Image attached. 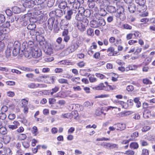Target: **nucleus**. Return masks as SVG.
Masks as SVG:
<instances>
[{
    "instance_id": "obj_1",
    "label": "nucleus",
    "mask_w": 155,
    "mask_h": 155,
    "mask_svg": "<svg viewBox=\"0 0 155 155\" xmlns=\"http://www.w3.org/2000/svg\"><path fill=\"white\" fill-rule=\"evenodd\" d=\"M107 11L110 13H115L114 15L117 19L124 21L126 19V12L124 7L121 5H110L106 8Z\"/></svg>"
},
{
    "instance_id": "obj_2",
    "label": "nucleus",
    "mask_w": 155,
    "mask_h": 155,
    "mask_svg": "<svg viewBox=\"0 0 155 155\" xmlns=\"http://www.w3.org/2000/svg\"><path fill=\"white\" fill-rule=\"evenodd\" d=\"M21 51H28L30 50L32 51V55L33 58L38 59L39 56H38V50L39 48L38 45L34 46L33 48L31 46H30L28 45V44L27 42H24L22 45L21 47Z\"/></svg>"
},
{
    "instance_id": "obj_3",
    "label": "nucleus",
    "mask_w": 155,
    "mask_h": 155,
    "mask_svg": "<svg viewBox=\"0 0 155 155\" xmlns=\"http://www.w3.org/2000/svg\"><path fill=\"white\" fill-rule=\"evenodd\" d=\"M89 21L88 19H84L83 21L79 22L75 20H73L72 21V24L74 27H77L81 32L86 30V27L88 25Z\"/></svg>"
},
{
    "instance_id": "obj_4",
    "label": "nucleus",
    "mask_w": 155,
    "mask_h": 155,
    "mask_svg": "<svg viewBox=\"0 0 155 155\" xmlns=\"http://www.w3.org/2000/svg\"><path fill=\"white\" fill-rule=\"evenodd\" d=\"M59 22L58 19H56L55 21V18L54 17H51L49 18L48 21V28L50 30H52L53 27L54 28L56 31L59 30L58 26Z\"/></svg>"
},
{
    "instance_id": "obj_5",
    "label": "nucleus",
    "mask_w": 155,
    "mask_h": 155,
    "mask_svg": "<svg viewBox=\"0 0 155 155\" xmlns=\"http://www.w3.org/2000/svg\"><path fill=\"white\" fill-rule=\"evenodd\" d=\"M43 11H39V24H43L42 26L45 28H47V25L45 22L47 20V18L43 13Z\"/></svg>"
},
{
    "instance_id": "obj_6",
    "label": "nucleus",
    "mask_w": 155,
    "mask_h": 155,
    "mask_svg": "<svg viewBox=\"0 0 155 155\" xmlns=\"http://www.w3.org/2000/svg\"><path fill=\"white\" fill-rule=\"evenodd\" d=\"M77 11L74 9H69L67 12L65 16V18L67 20H70L71 18V16L74 14H75Z\"/></svg>"
},
{
    "instance_id": "obj_7",
    "label": "nucleus",
    "mask_w": 155,
    "mask_h": 155,
    "mask_svg": "<svg viewBox=\"0 0 155 155\" xmlns=\"http://www.w3.org/2000/svg\"><path fill=\"white\" fill-rule=\"evenodd\" d=\"M48 44L43 37L41 35L39 36V48H41L43 50L47 46Z\"/></svg>"
},
{
    "instance_id": "obj_8",
    "label": "nucleus",
    "mask_w": 155,
    "mask_h": 155,
    "mask_svg": "<svg viewBox=\"0 0 155 155\" xmlns=\"http://www.w3.org/2000/svg\"><path fill=\"white\" fill-rule=\"evenodd\" d=\"M43 50L45 54L48 55H50L53 53V49L50 44H48L47 47H45Z\"/></svg>"
},
{
    "instance_id": "obj_9",
    "label": "nucleus",
    "mask_w": 155,
    "mask_h": 155,
    "mask_svg": "<svg viewBox=\"0 0 155 155\" xmlns=\"http://www.w3.org/2000/svg\"><path fill=\"white\" fill-rule=\"evenodd\" d=\"M88 6L90 8H94L95 11L98 10L96 5L97 2H95L93 0H88Z\"/></svg>"
},
{
    "instance_id": "obj_10",
    "label": "nucleus",
    "mask_w": 155,
    "mask_h": 155,
    "mask_svg": "<svg viewBox=\"0 0 155 155\" xmlns=\"http://www.w3.org/2000/svg\"><path fill=\"white\" fill-rule=\"evenodd\" d=\"M67 0H58V2L59 4L58 7L62 9H64L66 7H67Z\"/></svg>"
},
{
    "instance_id": "obj_11",
    "label": "nucleus",
    "mask_w": 155,
    "mask_h": 155,
    "mask_svg": "<svg viewBox=\"0 0 155 155\" xmlns=\"http://www.w3.org/2000/svg\"><path fill=\"white\" fill-rule=\"evenodd\" d=\"M78 47L77 43H74L67 49V51L69 53H72L76 50L78 48Z\"/></svg>"
},
{
    "instance_id": "obj_12",
    "label": "nucleus",
    "mask_w": 155,
    "mask_h": 155,
    "mask_svg": "<svg viewBox=\"0 0 155 155\" xmlns=\"http://www.w3.org/2000/svg\"><path fill=\"white\" fill-rule=\"evenodd\" d=\"M94 89L97 90H104L105 91H108V87L105 86H104L103 83H101L98 86L96 87H94L93 88Z\"/></svg>"
},
{
    "instance_id": "obj_13",
    "label": "nucleus",
    "mask_w": 155,
    "mask_h": 155,
    "mask_svg": "<svg viewBox=\"0 0 155 155\" xmlns=\"http://www.w3.org/2000/svg\"><path fill=\"white\" fill-rule=\"evenodd\" d=\"M137 10L140 13H143L145 12L147 9V6L145 5H138L137 7Z\"/></svg>"
},
{
    "instance_id": "obj_14",
    "label": "nucleus",
    "mask_w": 155,
    "mask_h": 155,
    "mask_svg": "<svg viewBox=\"0 0 155 155\" xmlns=\"http://www.w3.org/2000/svg\"><path fill=\"white\" fill-rule=\"evenodd\" d=\"M68 22L67 20L63 19L61 20L60 23V26L62 29L66 28L68 26Z\"/></svg>"
},
{
    "instance_id": "obj_15",
    "label": "nucleus",
    "mask_w": 155,
    "mask_h": 155,
    "mask_svg": "<svg viewBox=\"0 0 155 155\" xmlns=\"http://www.w3.org/2000/svg\"><path fill=\"white\" fill-rule=\"evenodd\" d=\"M75 19L76 20V21H78V22H81L83 21L84 19H87V18L84 17L83 14L78 13L76 15Z\"/></svg>"
},
{
    "instance_id": "obj_16",
    "label": "nucleus",
    "mask_w": 155,
    "mask_h": 155,
    "mask_svg": "<svg viewBox=\"0 0 155 155\" xmlns=\"http://www.w3.org/2000/svg\"><path fill=\"white\" fill-rule=\"evenodd\" d=\"M115 126H116V129L120 131L124 130L126 128L125 124H123L118 123L115 124Z\"/></svg>"
},
{
    "instance_id": "obj_17",
    "label": "nucleus",
    "mask_w": 155,
    "mask_h": 155,
    "mask_svg": "<svg viewBox=\"0 0 155 155\" xmlns=\"http://www.w3.org/2000/svg\"><path fill=\"white\" fill-rule=\"evenodd\" d=\"M84 16L87 18H89L91 19H93L94 18L93 14H91V11L89 9H87L85 10L83 14Z\"/></svg>"
},
{
    "instance_id": "obj_18",
    "label": "nucleus",
    "mask_w": 155,
    "mask_h": 155,
    "mask_svg": "<svg viewBox=\"0 0 155 155\" xmlns=\"http://www.w3.org/2000/svg\"><path fill=\"white\" fill-rule=\"evenodd\" d=\"M128 10L130 13H134L136 10V5L135 4L133 3L129 4L128 7Z\"/></svg>"
},
{
    "instance_id": "obj_19",
    "label": "nucleus",
    "mask_w": 155,
    "mask_h": 155,
    "mask_svg": "<svg viewBox=\"0 0 155 155\" xmlns=\"http://www.w3.org/2000/svg\"><path fill=\"white\" fill-rule=\"evenodd\" d=\"M98 27L102 26H104L105 25V21L104 19L101 18L97 20Z\"/></svg>"
},
{
    "instance_id": "obj_20",
    "label": "nucleus",
    "mask_w": 155,
    "mask_h": 155,
    "mask_svg": "<svg viewBox=\"0 0 155 155\" xmlns=\"http://www.w3.org/2000/svg\"><path fill=\"white\" fill-rule=\"evenodd\" d=\"M34 3H35V2L34 1H31V2H23V5L25 8H30L33 6Z\"/></svg>"
},
{
    "instance_id": "obj_21",
    "label": "nucleus",
    "mask_w": 155,
    "mask_h": 155,
    "mask_svg": "<svg viewBox=\"0 0 155 155\" xmlns=\"http://www.w3.org/2000/svg\"><path fill=\"white\" fill-rule=\"evenodd\" d=\"M12 48L8 45L7 47V49L5 51L6 56L7 57H9L11 55V52Z\"/></svg>"
},
{
    "instance_id": "obj_22",
    "label": "nucleus",
    "mask_w": 155,
    "mask_h": 155,
    "mask_svg": "<svg viewBox=\"0 0 155 155\" xmlns=\"http://www.w3.org/2000/svg\"><path fill=\"white\" fill-rule=\"evenodd\" d=\"M90 25L91 27L94 28L98 27L97 20H93L91 21L90 23Z\"/></svg>"
},
{
    "instance_id": "obj_23",
    "label": "nucleus",
    "mask_w": 155,
    "mask_h": 155,
    "mask_svg": "<svg viewBox=\"0 0 155 155\" xmlns=\"http://www.w3.org/2000/svg\"><path fill=\"white\" fill-rule=\"evenodd\" d=\"M20 43L18 41H15L13 45V48L15 49L19 50L21 51V47H20Z\"/></svg>"
},
{
    "instance_id": "obj_24",
    "label": "nucleus",
    "mask_w": 155,
    "mask_h": 155,
    "mask_svg": "<svg viewBox=\"0 0 155 155\" xmlns=\"http://www.w3.org/2000/svg\"><path fill=\"white\" fill-rule=\"evenodd\" d=\"M46 0H39V9H43L46 5L45 4Z\"/></svg>"
},
{
    "instance_id": "obj_25",
    "label": "nucleus",
    "mask_w": 155,
    "mask_h": 155,
    "mask_svg": "<svg viewBox=\"0 0 155 155\" xmlns=\"http://www.w3.org/2000/svg\"><path fill=\"white\" fill-rule=\"evenodd\" d=\"M12 9L13 12L15 14L19 13L21 11L19 8L16 6L13 7Z\"/></svg>"
},
{
    "instance_id": "obj_26",
    "label": "nucleus",
    "mask_w": 155,
    "mask_h": 155,
    "mask_svg": "<svg viewBox=\"0 0 155 155\" xmlns=\"http://www.w3.org/2000/svg\"><path fill=\"white\" fill-rule=\"evenodd\" d=\"M150 115V112L148 110H146L143 112V116L145 118H149Z\"/></svg>"
},
{
    "instance_id": "obj_27",
    "label": "nucleus",
    "mask_w": 155,
    "mask_h": 155,
    "mask_svg": "<svg viewBox=\"0 0 155 155\" xmlns=\"http://www.w3.org/2000/svg\"><path fill=\"white\" fill-rule=\"evenodd\" d=\"M11 139V137L9 135H7L4 138L3 141L6 144L8 143Z\"/></svg>"
},
{
    "instance_id": "obj_28",
    "label": "nucleus",
    "mask_w": 155,
    "mask_h": 155,
    "mask_svg": "<svg viewBox=\"0 0 155 155\" xmlns=\"http://www.w3.org/2000/svg\"><path fill=\"white\" fill-rule=\"evenodd\" d=\"M130 147L132 149H136L138 148L139 145L136 142H132L130 144Z\"/></svg>"
},
{
    "instance_id": "obj_29",
    "label": "nucleus",
    "mask_w": 155,
    "mask_h": 155,
    "mask_svg": "<svg viewBox=\"0 0 155 155\" xmlns=\"http://www.w3.org/2000/svg\"><path fill=\"white\" fill-rule=\"evenodd\" d=\"M59 87L57 86H55L54 88H53L51 90H49L50 94L51 95H53V94L57 92L59 90Z\"/></svg>"
},
{
    "instance_id": "obj_30",
    "label": "nucleus",
    "mask_w": 155,
    "mask_h": 155,
    "mask_svg": "<svg viewBox=\"0 0 155 155\" xmlns=\"http://www.w3.org/2000/svg\"><path fill=\"white\" fill-rule=\"evenodd\" d=\"M36 27V25L34 23H32L29 24L27 26V28L30 30H33Z\"/></svg>"
},
{
    "instance_id": "obj_31",
    "label": "nucleus",
    "mask_w": 155,
    "mask_h": 155,
    "mask_svg": "<svg viewBox=\"0 0 155 155\" xmlns=\"http://www.w3.org/2000/svg\"><path fill=\"white\" fill-rule=\"evenodd\" d=\"M56 16L61 17L63 15V11L61 10L56 9Z\"/></svg>"
},
{
    "instance_id": "obj_32",
    "label": "nucleus",
    "mask_w": 155,
    "mask_h": 155,
    "mask_svg": "<svg viewBox=\"0 0 155 155\" xmlns=\"http://www.w3.org/2000/svg\"><path fill=\"white\" fill-rule=\"evenodd\" d=\"M39 16H33V17H31L30 18V21L32 22V23H34L36 22L38 20Z\"/></svg>"
},
{
    "instance_id": "obj_33",
    "label": "nucleus",
    "mask_w": 155,
    "mask_h": 155,
    "mask_svg": "<svg viewBox=\"0 0 155 155\" xmlns=\"http://www.w3.org/2000/svg\"><path fill=\"white\" fill-rule=\"evenodd\" d=\"M6 128L4 127H2L0 128V133L3 135H5L7 133Z\"/></svg>"
},
{
    "instance_id": "obj_34",
    "label": "nucleus",
    "mask_w": 155,
    "mask_h": 155,
    "mask_svg": "<svg viewBox=\"0 0 155 155\" xmlns=\"http://www.w3.org/2000/svg\"><path fill=\"white\" fill-rule=\"evenodd\" d=\"M148 7L151 10L155 9V2L153 1L148 4Z\"/></svg>"
},
{
    "instance_id": "obj_35",
    "label": "nucleus",
    "mask_w": 155,
    "mask_h": 155,
    "mask_svg": "<svg viewBox=\"0 0 155 155\" xmlns=\"http://www.w3.org/2000/svg\"><path fill=\"white\" fill-rule=\"evenodd\" d=\"M80 4L76 1L73 4L72 9H76L78 8L80 6Z\"/></svg>"
},
{
    "instance_id": "obj_36",
    "label": "nucleus",
    "mask_w": 155,
    "mask_h": 155,
    "mask_svg": "<svg viewBox=\"0 0 155 155\" xmlns=\"http://www.w3.org/2000/svg\"><path fill=\"white\" fill-rule=\"evenodd\" d=\"M87 34L88 35L93 36L94 35V30L91 28L88 29L87 30Z\"/></svg>"
},
{
    "instance_id": "obj_37",
    "label": "nucleus",
    "mask_w": 155,
    "mask_h": 155,
    "mask_svg": "<svg viewBox=\"0 0 155 155\" xmlns=\"http://www.w3.org/2000/svg\"><path fill=\"white\" fill-rule=\"evenodd\" d=\"M135 1L138 5H145L146 2L145 0H135Z\"/></svg>"
},
{
    "instance_id": "obj_38",
    "label": "nucleus",
    "mask_w": 155,
    "mask_h": 155,
    "mask_svg": "<svg viewBox=\"0 0 155 155\" xmlns=\"http://www.w3.org/2000/svg\"><path fill=\"white\" fill-rule=\"evenodd\" d=\"M85 9L82 7H79L78 9V13L83 14Z\"/></svg>"
},
{
    "instance_id": "obj_39",
    "label": "nucleus",
    "mask_w": 155,
    "mask_h": 155,
    "mask_svg": "<svg viewBox=\"0 0 155 155\" xmlns=\"http://www.w3.org/2000/svg\"><path fill=\"white\" fill-rule=\"evenodd\" d=\"M38 11V7H35L33 10V16H39Z\"/></svg>"
},
{
    "instance_id": "obj_40",
    "label": "nucleus",
    "mask_w": 155,
    "mask_h": 155,
    "mask_svg": "<svg viewBox=\"0 0 155 155\" xmlns=\"http://www.w3.org/2000/svg\"><path fill=\"white\" fill-rule=\"evenodd\" d=\"M6 151V153L7 155H12V152L10 148L8 147H4Z\"/></svg>"
},
{
    "instance_id": "obj_41",
    "label": "nucleus",
    "mask_w": 155,
    "mask_h": 155,
    "mask_svg": "<svg viewBox=\"0 0 155 155\" xmlns=\"http://www.w3.org/2000/svg\"><path fill=\"white\" fill-rule=\"evenodd\" d=\"M12 50H13L12 51V54L14 56H16L17 55V54L19 53L20 51H21V50L15 49V48H13V47H12Z\"/></svg>"
},
{
    "instance_id": "obj_42",
    "label": "nucleus",
    "mask_w": 155,
    "mask_h": 155,
    "mask_svg": "<svg viewBox=\"0 0 155 155\" xmlns=\"http://www.w3.org/2000/svg\"><path fill=\"white\" fill-rule=\"evenodd\" d=\"M50 91H49V90L41 91H39V94H43L44 95H49L50 94Z\"/></svg>"
},
{
    "instance_id": "obj_43",
    "label": "nucleus",
    "mask_w": 155,
    "mask_h": 155,
    "mask_svg": "<svg viewBox=\"0 0 155 155\" xmlns=\"http://www.w3.org/2000/svg\"><path fill=\"white\" fill-rule=\"evenodd\" d=\"M47 76L46 75H43L39 76V81H40L42 82H46V79Z\"/></svg>"
},
{
    "instance_id": "obj_44",
    "label": "nucleus",
    "mask_w": 155,
    "mask_h": 155,
    "mask_svg": "<svg viewBox=\"0 0 155 155\" xmlns=\"http://www.w3.org/2000/svg\"><path fill=\"white\" fill-rule=\"evenodd\" d=\"M6 115L5 113L2 112L0 113V119L4 120L6 119Z\"/></svg>"
},
{
    "instance_id": "obj_45",
    "label": "nucleus",
    "mask_w": 155,
    "mask_h": 155,
    "mask_svg": "<svg viewBox=\"0 0 155 155\" xmlns=\"http://www.w3.org/2000/svg\"><path fill=\"white\" fill-rule=\"evenodd\" d=\"M149 150L146 149H142L141 155H149Z\"/></svg>"
},
{
    "instance_id": "obj_46",
    "label": "nucleus",
    "mask_w": 155,
    "mask_h": 155,
    "mask_svg": "<svg viewBox=\"0 0 155 155\" xmlns=\"http://www.w3.org/2000/svg\"><path fill=\"white\" fill-rule=\"evenodd\" d=\"M104 0L98 2V3L99 4V5L100 7V8H104L105 7V6L104 4Z\"/></svg>"
},
{
    "instance_id": "obj_47",
    "label": "nucleus",
    "mask_w": 155,
    "mask_h": 155,
    "mask_svg": "<svg viewBox=\"0 0 155 155\" xmlns=\"http://www.w3.org/2000/svg\"><path fill=\"white\" fill-rule=\"evenodd\" d=\"M27 136L25 134H21L19 137L20 140H23L26 139Z\"/></svg>"
},
{
    "instance_id": "obj_48",
    "label": "nucleus",
    "mask_w": 155,
    "mask_h": 155,
    "mask_svg": "<svg viewBox=\"0 0 155 155\" xmlns=\"http://www.w3.org/2000/svg\"><path fill=\"white\" fill-rule=\"evenodd\" d=\"M123 27L124 28L126 29L131 30L132 28V27L131 26L127 24H124L123 25Z\"/></svg>"
},
{
    "instance_id": "obj_49",
    "label": "nucleus",
    "mask_w": 155,
    "mask_h": 155,
    "mask_svg": "<svg viewBox=\"0 0 155 155\" xmlns=\"http://www.w3.org/2000/svg\"><path fill=\"white\" fill-rule=\"evenodd\" d=\"M105 5L106 7H107L110 5L111 2L112 0H104Z\"/></svg>"
},
{
    "instance_id": "obj_50",
    "label": "nucleus",
    "mask_w": 155,
    "mask_h": 155,
    "mask_svg": "<svg viewBox=\"0 0 155 155\" xmlns=\"http://www.w3.org/2000/svg\"><path fill=\"white\" fill-rule=\"evenodd\" d=\"M4 29L1 26H0V40H2L3 39V38L2 37L4 32Z\"/></svg>"
},
{
    "instance_id": "obj_51",
    "label": "nucleus",
    "mask_w": 155,
    "mask_h": 155,
    "mask_svg": "<svg viewBox=\"0 0 155 155\" xmlns=\"http://www.w3.org/2000/svg\"><path fill=\"white\" fill-rule=\"evenodd\" d=\"M125 154L127 155H134V152L131 150H128L125 152Z\"/></svg>"
},
{
    "instance_id": "obj_52",
    "label": "nucleus",
    "mask_w": 155,
    "mask_h": 155,
    "mask_svg": "<svg viewBox=\"0 0 155 155\" xmlns=\"http://www.w3.org/2000/svg\"><path fill=\"white\" fill-rule=\"evenodd\" d=\"M5 20V17L4 15H0V24H2L4 22Z\"/></svg>"
},
{
    "instance_id": "obj_53",
    "label": "nucleus",
    "mask_w": 155,
    "mask_h": 155,
    "mask_svg": "<svg viewBox=\"0 0 155 155\" xmlns=\"http://www.w3.org/2000/svg\"><path fill=\"white\" fill-rule=\"evenodd\" d=\"M133 35H134L135 38L139 37H141V34L138 31H134V33H133Z\"/></svg>"
},
{
    "instance_id": "obj_54",
    "label": "nucleus",
    "mask_w": 155,
    "mask_h": 155,
    "mask_svg": "<svg viewBox=\"0 0 155 155\" xmlns=\"http://www.w3.org/2000/svg\"><path fill=\"white\" fill-rule=\"evenodd\" d=\"M38 129L37 127L34 126L31 129V131L32 134H34V135H36V132L37 131Z\"/></svg>"
},
{
    "instance_id": "obj_55",
    "label": "nucleus",
    "mask_w": 155,
    "mask_h": 155,
    "mask_svg": "<svg viewBox=\"0 0 155 155\" xmlns=\"http://www.w3.org/2000/svg\"><path fill=\"white\" fill-rule=\"evenodd\" d=\"M110 143H103L101 144V145L106 148L109 149Z\"/></svg>"
},
{
    "instance_id": "obj_56",
    "label": "nucleus",
    "mask_w": 155,
    "mask_h": 155,
    "mask_svg": "<svg viewBox=\"0 0 155 155\" xmlns=\"http://www.w3.org/2000/svg\"><path fill=\"white\" fill-rule=\"evenodd\" d=\"M143 83L146 84H152V82L147 78L144 79L143 80Z\"/></svg>"
},
{
    "instance_id": "obj_57",
    "label": "nucleus",
    "mask_w": 155,
    "mask_h": 155,
    "mask_svg": "<svg viewBox=\"0 0 155 155\" xmlns=\"http://www.w3.org/2000/svg\"><path fill=\"white\" fill-rule=\"evenodd\" d=\"M39 86V84H35V83H32L28 85V87L30 88H34L35 87H38Z\"/></svg>"
},
{
    "instance_id": "obj_58",
    "label": "nucleus",
    "mask_w": 155,
    "mask_h": 155,
    "mask_svg": "<svg viewBox=\"0 0 155 155\" xmlns=\"http://www.w3.org/2000/svg\"><path fill=\"white\" fill-rule=\"evenodd\" d=\"M95 114L97 116L100 115L102 114H104V115L106 114V113H104L102 110H97L95 112Z\"/></svg>"
},
{
    "instance_id": "obj_59",
    "label": "nucleus",
    "mask_w": 155,
    "mask_h": 155,
    "mask_svg": "<svg viewBox=\"0 0 155 155\" xmlns=\"http://www.w3.org/2000/svg\"><path fill=\"white\" fill-rule=\"evenodd\" d=\"M104 8H100V15L102 16L105 15L106 13V11Z\"/></svg>"
},
{
    "instance_id": "obj_60",
    "label": "nucleus",
    "mask_w": 155,
    "mask_h": 155,
    "mask_svg": "<svg viewBox=\"0 0 155 155\" xmlns=\"http://www.w3.org/2000/svg\"><path fill=\"white\" fill-rule=\"evenodd\" d=\"M150 127L149 126H144L141 129V130L143 132H146L147 131L150 130Z\"/></svg>"
},
{
    "instance_id": "obj_61",
    "label": "nucleus",
    "mask_w": 155,
    "mask_h": 155,
    "mask_svg": "<svg viewBox=\"0 0 155 155\" xmlns=\"http://www.w3.org/2000/svg\"><path fill=\"white\" fill-rule=\"evenodd\" d=\"M7 127L10 129L13 130L16 129L18 127L13 125H9L7 126Z\"/></svg>"
},
{
    "instance_id": "obj_62",
    "label": "nucleus",
    "mask_w": 155,
    "mask_h": 155,
    "mask_svg": "<svg viewBox=\"0 0 155 155\" xmlns=\"http://www.w3.org/2000/svg\"><path fill=\"white\" fill-rule=\"evenodd\" d=\"M9 119L10 120H13L15 117V115L14 114H10L8 117Z\"/></svg>"
},
{
    "instance_id": "obj_63",
    "label": "nucleus",
    "mask_w": 155,
    "mask_h": 155,
    "mask_svg": "<svg viewBox=\"0 0 155 155\" xmlns=\"http://www.w3.org/2000/svg\"><path fill=\"white\" fill-rule=\"evenodd\" d=\"M8 107L6 106H3L1 109V110L2 112H5L8 111Z\"/></svg>"
},
{
    "instance_id": "obj_64",
    "label": "nucleus",
    "mask_w": 155,
    "mask_h": 155,
    "mask_svg": "<svg viewBox=\"0 0 155 155\" xmlns=\"http://www.w3.org/2000/svg\"><path fill=\"white\" fill-rule=\"evenodd\" d=\"M134 89V87L131 85H128L127 87V90L128 91H131L133 90Z\"/></svg>"
}]
</instances>
